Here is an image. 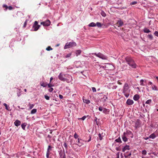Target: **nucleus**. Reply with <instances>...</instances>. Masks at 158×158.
<instances>
[{"label":"nucleus","instance_id":"c9c22d12","mask_svg":"<svg viewBox=\"0 0 158 158\" xmlns=\"http://www.w3.org/2000/svg\"><path fill=\"white\" fill-rule=\"evenodd\" d=\"M144 80L143 79H141L140 81V85H142L143 86L144 85V84H143Z\"/></svg>","mask_w":158,"mask_h":158},{"label":"nucleus","instance_id":"bb28decb","mask_svg":"<svg viewBox=\"0 0 158 158\" xmlns=\"http://www.w3.org/2000/svg\"><path fill=\"white\" fill-rule=\"evenodd\" d=\"M115 141L117 142L122 143V142L120 137L115 139Z\"/></svg>","mask_w":158,"mask_h":158},{"label":"nucleus","instance_id":"7c9ffc66","mask_svg":"<svg viewBox=\"0 0 158 158\" xmlns=\"http://www.w3.org/2000/svg\"><path fill=\"white\" fill-rule=\"evenodd\" d=\"M148 38L151 40H152L153 39V37L152 35L150 34L148 35Z\"/></svg>","mask_w":158,"mask_h":158},{"label":"nucleus","instance_id":"49530a36","mask_svg":"<svg viewBox=\"0 0 158 158\" xmlns=\"http://www.w3.org/2000/svg\"><path fill=\"white\" fill-rule=\"evenodd\" d=\"M154 34L156 36L158 37V31H155Z\"/></svg>","mask_w":158,"mask_h":158},{"label":"nucleus","instance_id":"de8ad7c7","mask_svg":"<svg viewBox=\"0 0 158 158\" xmlns=\"http://www.w3.org/2000/svg\"><path fill=\"white\" fill-rule=\"evenodd\" d=\"M126 132H127V135H130L132 133L129 130H127Z\"/></svg>","mask_w":158,"mask_h":158},{"label":"nucleus","instance_id":"5fc2aeb1","mask_svg":"<svg viewBox=\"0 0 158 158\" xmlns=\"http://www.w3.org/2000/svg\"><path fill=\"white\" fill-rule=\"evenodd\" d=\"M3 7L6 8V9H8V6H7V5H5V4L3 5Z\"/></svg>","mask_w":158,"mask_h":158},{"label":"nucleus","instance_id":"6ab92c4d","mask_svg":"<svg viewBox=\"0 0 158 158\" xmlns=\"http://www.w3.org/2000/svg\"><path fill=\"white\" fill-rule=\"evenodd\" d=\"M122 138L124 142H126L128 141V139L127 138L126 136H122Z\"/></svg>","mask_w":158,"mask_h":158},{"label":"nucleus","instance_id":"37998d69","mask_svg":"<svg viewBox=\"0 0 158 158\" xmlns=\"http://www.w3.org/2000/svg\"><path fill=\"white\" fill-rule=\"evenodd\" d=\"M34 105L32 104H30V106L29 107V109L30 110L34 106Z\"/></svg>","mask_w":158,"mask_h":158},{"label":"nucleus","instance_id":"dca6fc26","mask_svg":"<svg viewBox=\"0 0 158 158\" xmlns=\"http://www.w3.org/2000/svg\"><path fill=\"white\" fill-rule=\"evenodd\" d=\"M131 152H130V153L127 154L126 153L124 154V157L125 158H129V156H131Z\"/></svg>","mask_w":158,"mask_h":158},{"label":"nucleus","instance_id":"09e8293b","mask_svg":"<svg viewBox=\"0 0 158 158\" xmlns=\"http://www.w3.org/2000/svg\"><path fill=\"white\" fill-rule=\"evenodd\" d=\"M27 20H26L25 21V22H24V25L23 26V28H25L26 27V26L27 24Z\"/></svg>","mask_w":158,"mask_h":158},{"label":"nucleus","instance_id":"2f4dec72","mask_svg":"<svg viewBox=\"0 0 158 158\" xmlns=\"http://www.w3.org/2000/svg\"><path fill=\"white\" fill-rule=\"evenodd\" d=\"M52 148V147L50 145H49L47 149V151L49 152L50 151H51Z\"/></svg>","mask_w":158,"mask_h":158},{"label":"nucleus","instance_id":"a18cd8bd","mask_svg":"<svg viewBox=\"0 0 158 158\" xmlns=\"http://www.w3.org/2000/svg\"><path fill=\"white\" fill-rule=\"evenodd\" d=\"M137 2L136 1H134L133 2H131L130 3V5H135L137 3Z\"/></svg>","mask_w":158,"mask_h":158},{"label":"nucleus","instance_id":"13d9d810","mask_svg":"<svg viewBox=\"0 0 158 158\" xmlns=\"http://www.w3.org/2000/svg\"><path fill=\"white\" fill-rule=\"evenodd\" d=\"M86 116H83L82 118H81L82 120H84L86 118Z\"/></svg>","mask_w":158,"mask_h":158},{"label":"nucleus","instance_id":"f257e3e1","mask_svg":"<svg viewBox=\"0 0 158 158\" xmlns=\"http://www.w3.org/2000/svg\"><path fill=\"white\" fill-rule=\"evenodd\" d=\"M125 60L127 64L131 67L133 68H135L136 67V65L135 63L133 60L130 57H127L125 58Z\"/></svg>","mask_w":158,"mask_h":158},{"label":"nucleus","instance_id":"774afa93","mask_svg":"<svg viewBox=\"0 0 158 158\" xmlns=\"http://www.w3.org/2000/svg\"><path fill=\"white\" fill-rule=\"evenodd\" d=\"M48 137L50 139L52 138V136L50 135H48Z\"/></svg>","mask_w":158,"mask_h":158},{"label":"nucleus","instance_id":"423d86ee","mask_svg":"<svg viewBox=\"0 0 158 158\" xmlns=\"http://www.w3.org/2000/svg\"><path fill=\"white\" fill-rule=\"evenodd\" d=\"M50 23L51 22L48 19L41 23V24L43 25L44 26H48L50 25Z\"/></svg>","mask_w":158,"mask_h":158},{"label":"nucleus","instance_id":"69168bd1","mask_svg":"<svg viewBox=\"0 0 158 158\" xmlns=\"http://www.w3.org/2000/svg\"><path fill=\"white\" fill-rule=\"evenodd\" d=\"M89 139L88 140L87 142H89L91 140V137L90 135L89 136Z\"/></svg>","mask_w":158,"mask_h":158},{"label":"nucleus","instance_id":"603ef678","mask_svg":"<svg viewBox=\"0 0 158 158\" xmlns=\"http://www.w3.org/2000/svg\"><path fill=\"white\" fill-rule=\"evenodd\" d=\"M94 121L95 122L97 125H98V123L97 121V118L96 117H95V119H94Z\"/></svg>","mask_w":158,"mask_h":158},{"label":"nucleus","instance_id":"79ce46f5","mask_svg":"<svg viewBox=\"0 0 158 158\" xmlns=\"http://www.w3.org/2000/svg\"><path fill=\"white\" fill-rule=\"evenodd\" d=\"M98 136L100 140H101L102 139V137L100 133L98 134Z\"/></svg>","mask_w":158,"mask_h":158},{"label":"nucleus","instance_id":"e2e57ef3","mask_svg":"<svg viewBox=\"0 0 158 158\" xmlns=\"http://www.w3.org/2000/svg\"><path fill=\"white\" fill-rule=\"evenodd\" d=\"M59 97L60 99H62L63 98V96L60 94L59 95Z\"/></svg>","mask_w":158,"mask_h":158},{"label":"nucleus","instance_id":"f03ea898","mask_svg":"<svg viewBox=\"0 0 158 158\" xmlns=\"http://www.w3.org/2000/svg\"><path fill=\"white\" fill-rule=\"evenodd\" d=\"M129 87L127 83L124 84L123 89V93L126 98H128L129 95L130 90L129 89Z\"/></svg>","mask_w":158,"mask_h":158},{"label":"nucleus","instance_id":"f8f14e48","mask_svg":"<svg viewBox=\"0 0 158 158\" xmlns=\"http://www.w3.org/2000/svg\"><path fill=\"white\" fill-rule=\"evenodd\" d=\"M21 123V122L20 121L18 120H16L14 122L15 125L17 127H18V126L20 125Z\"/></svg>","mask_w":158,"mask_h":158},{"label":"nucleus","instance_id":"a878e982","mask_svg":"<svg viewBox=\"0 0 158 158\" xmlns=\"http://www.w3.org/2000/svg\"><path fill=\"white\" fill-rule=\"evenodd\" d=\"M40 85L41 86L43 87H45L47 85V84L43 82H41L40 83Z\"/></svg>","mask_w":158,"mask_h":158},{"label":"nucleus","instance_id":"4c0bfd02","mask_svg":"<svg viewBox=\"0 0 158 158\" xmlns=\"http://www.w3.org/2000/svg\"><path fill=\"white\" fill-rule=\"evenodd\" d=\"M71 55V53H69L67 54L65 56V58H69L70 57Z\"/></svg>","mask_w":158,"mask_h":158},{"label":"nucleus","instance_id":"1a4fd4ad","mask_svg":"<svg viewBox=\"0 0 158 158\" xmlns=\"http://www.w3.org/2000/svg\"><path fill=\"white\" fill-rule=\"evenodd\" d=\"M77 143H76V144L78 145L79 147H81L84 144V141L82 139L78 138Z\"/></svg>","mask_w":158,"mask_h":158},{"label":"nucleus","instance_id":"58836bf2","mask_svg":"<svg viewBox=\"0 0 158 158\" xmlns=\"http://www.w3.org/2000/svg\"><path fill=\"white\" fill-rule=\"evenodd\" d=\"M52 48L50 47V46H48L46 48V50L47 51H49L52 50Z\"/></svg>","mask_w":158,"mask_h":158},{"label":"nucleus","instance_id":"9d476101","mask_svg":"<svg viewBox=\"0 0 158 158\" xmlns=\"http://www.w3.org/2000/svg\"><path fill=\"white\" fill-rule=\"evenodd\" d=\"M60 158H66L65 154L64 152H60L59 153Z\"/></svg>","mask_w":158,"mask_h":158},{"label":"nucleus","instance_id":"2eb2a0df","mask_svg":"<svg viewBox=\"0 0 158 158\" xmlns=\"http://www.w3.org/2000/svg\"><path fill=\"white\" fill-rule=\"evenodd\" d=\"M109 70H113L114 69V65L112 64H110L109 63Z\"/></svg>","mask_w":158,"mask_h":158},{"label":"nucleus","instance_id":"0eeeda50","mask_svg":"<svg viewBox=\"0 0 158 158\" xmlns=\"http://www.w3.org/2000/svg\"><path fill=\"white\" fill-rule=\"evenodd\" d=\"M122 151L123 152H125L127 150H129L130 149V146L127 145L124 146H122Z\"/></svg>","mask_w":158,"mask_h":158},{"label":"nucleus","instance_id":"8fccbe9b","mask_svg":"<svg viewBox=\"0 0 158 158\" xmlns=\"http://www.w3.org/2000/svg\"><path fill=\"white\" fill-rule=\"evenodd\" d=\"M92 89L93 92H95L96 91V88L95 87H92Z\"/></svg>","mask_w":158,"mask_h":158},{"label":"nucleus","instance_id":"4d7b16f0","mask_svg":"<svg viewBox=\"0 0 158 158\" xmlns=\"http://www.w3.org/2000/svg\"><path fill=\"white\" fill-rule=\"evenodd\" d=\"M98 109L99 111H102L103 110V108L102 107H99Z\"/></svg>","mask_w":158,"mask_h":158},{"label":"nucleus","instance_id":"4468645a","mask_svg":"<svg viewBox=\"0 0 158 158\" xmlns=\"http://www.w3.org/2000/svg\"><path fill=\"white\" fill-rule=\"evenodd\" d=\"M139 98V95L136 94L133 97V99L135 101H137Z\"/></svg>","mask_w":158,"mask_h":158},{"label":"nucleus","instance_id":"473e14b6","mask_svg":"<svg viewBox=\"0 0 158 158\" xmlns=\"http://www.w3.org/2000/svg\"><path fill=\"white\" fill-rule=\"evenodd\" d=\"M147 151L145 150H144L142 151V154L144 155H146L147 154Z\"/></svg>","mask_w":158,"mask_h":158},{"label":"nucleus","instance_id":"f3484780","mask_svg":"<svg viewBox=\"0 0 158 158\" xmlns=\"http://www.w3.org/2000/svg\"><path fill=\"white\" fill-rule=\"evenodd\" d=\"M143 31L145 33H148L151 32V31H150L147 28H144V29L143 30Z\"/></svg>","mask_w":158,"mask_h":158},{"label":"nucleus","instance_id":"3c124183","mask_svg":"<svg viewBox=\"0 0 158 158\" xmlns=\"http://www.w3.org/2000/svg\"><path fill=\"white\" fill-rule=\"evenodd\" d=\"M49 152H48V151L47 152L46 157L47 158H48V157H49Z\"/></svg>","mask_w":158,"mask_h":158},{"label":"nucleus","instance_id":"0e129e2a","mask_svg":"<svg viewBox=\"0 0 158 158\" xmlns=\"http://www.w3.org/2000/svg\"><path fill=\"white\" fill-rule=\"evenodd\" d=\"M17 94L18 97H19L21 95V94L20 92L17 93Z\"/></svg>","mask_w":158,"mask_h":158},{"label":"nucleus","instance_id":"39448f33","mask_svg":"<svg viewBox=\"0 0 158 158\" xmlns=\"http://www.w3.org/2000/svg\"><path fill=\"white\" fill-rule=\"evenodd\" d=\"M40 25H38L37 21H35L32 26V27L34 29V31H36L38 30L40 27Z\"/></svg>","mask_w":158,"mask_h":158},{"label":"nucleus","instance_id":"b1692460","mask_svg":"<svg viewBox=\"0 0 158 158\" xmlns=\"http://www.w3.org/2000/svg\"><path fill=\"white\" fill-rule=\"evenodd\" d=\"M112 86V84L109 83V87H110V88H112V89H115L117 87V86L116 85H114L113 86Z\"/></svg>","mask_w":158,"mask_h":158},{"label":"nucleus","instance_id":"c756f323","mask_svg":"<svg viewBox=\"0 0 158 158\" xmlns=\"http://www.w3.org/2000/svg\"><path fill=\"white\" fill-rule=\"evenodd\" d=\"M152 89L153 90H158L157 88L155 85H154L153 86H152Z\"/></svg>","mask_w":158,"mask_h":158},{"label":"nucleus","instance_id":"a19ab883","mask_svg":"<svg viewBox=\"0 0 158 158\" xmlns=\"http://www.w3.org/2000/svg\"><path fill=\"white\" fill-rule=\"evenodd\" d=\"M63 145L64 147L66 149H68V146L66 143L65 142L64 143Z\"/></svg>","mask_w":158,"mask_h":158},{"label":"nucleus","instance_id":"ea45409f","mask_svg":"<svg viewBox=\"0 0 158 158\" xmlns=\"http://www.w3.org/2000/svg\"><path fill=\"white\" fill-rule=\"evenodd\" d=\"M78 136H79L77 135V134L76 133H75L74 134V137L75 139H77L78 138Z\"/></svg>","mask_w":158,"mask_h":158},{"label":"nucleus","instance_id":"c85d7f7f","mask_svg":"<svg viewBox=\"0 0 158 158\" xmlns=\"http://www.w3.org/2000/svg\"><path fill=\"white\" fill-rule=\"evenodd\" d=\"M96 24V25L99 27H101L102 26L101 23L99 22H97Z\"/></svg>","mask_w":158,"mask_h":158},{"label":"nucleus","instance_id":"72a5a7b5","mask_svg":"<svg viewBox=\"0 0 158 158\" xmlns=\"http://www.w3.org/2000/svg\"><path fill=\"white\" fill-rule=\"evenodd\" d=\"M101 14L102 16L103 17L106 16V13L103 11H102L101 12Z\"/></svg>","mask_w":158,"mask_h":158},{"label":"nucleus","instance_id":"cd10ccee","mask_svg":"<svg viewBox=\"0 0 158 158\" xmlns=\"http://www.w3.org/2000/svg\"><path fill=\"white\" fill-rule=\"evenodd\" d=\"M122 149V145H120L118 147H116V150L118 151H121V150Z\"/></svg>","mask_w":158,"mask_h":158},{"label":"nucleus","instance_id":"6e6552de","mask_svg":"<svg viewBox=\"0 0 158 158\" xmlns=\"http://www.w3.org/2000/svg\"><path fill=\"white\" fill-rule=\"evenodd\" d=\"M64 75L62 73H60L58 76V77L60 80L62 81H65L66 80V79L63 77Z\"/></svg>","mask_w":158,"mask_h":158},{"label":"nucleus","instance_id":"393cba45","mask_svg":"<svg viewBox=\"0 0 158 158\" xmlns=\"http://www.w3.org/2000/svg\"><path fill=\"white\" fill-rule=\"evenodd\" d=\"M36 111H37V109H34L31 110V113L32 114H34L35 113H36Z\"/></svg>","mask_w":158,"mask_h":158},{"label":"nucleus","instance_id":"f704fd0d","mask_svg":"<svg viewBox=\"0 0 158 158\" xmlns=\"http://www.w3.org/2000/svg\"><path fill=\"white\" fill-rule=\"evenodd\" d=\"M152 102V100L151 99H149L147 100L146 102V104H149Z\"/></svg>","mask_w":158,"mask_h":158},{"label":"nucleus","instance_id":"a211bd4d","mask_svg":"<svg viewBox=\"0 0 158 158\" xmlns=\"http://www.w3.org/2000/svg\"><path fill=\"white\" fill-rule=\"evenodd\" d=\"M96 26V24L94 22H92L89 25V26L90 27H94Z\"/></svg>","mask_w":158,"mask_h":158},{"label":"nucleus","instance_id":"680f3d73","mask_svg":"<svg viewBox=\"0 0 158 158\" xmlns=\"http://www.w3.org/2000/svg\"><path fill=\"white\" fill-rule=\"evenodd\" d=\"M48 85V87L49 88H51V87L52 86H53V85H52L51 84H49Z\"/></svg>","mask_w":158,"mask_h":158},{"label":"nucleus","instance_id":"c03bdc74","mask_svg":"<svg viewBox=\"0 0 158 158\" xmlns=\"http://www.w3.org/2000/svg\"><path fill=\"white\" fill-rule=\"evenodd\" d=\"M44 98L47 100H49L50 98L47 95H44Z\"/></svg>","mask_w":158,"mask_h":158},{"label":"nucleus","instance_id":"6e6d98bb","mask_svg":"<svg viewBox=\"0 0 158 158\" xmlns=\"http://www.w3.org/2000/svg\"><path fill=\"white\" fill-rule=\"evenodd\" d=\"M127 135V132H124L123 133V135H122V136H126Z\"/></svg>","mask_w":158,"mask_h":158},{"label":"nucleus","instance_id":"412c9836","mask_svg":"<svg viewBox=\"0 0 158 158\" xmlns=\"http://www.w3.org/2000/svg\"><path fill=\"white\" fill-rule=\"evenodd\" d=\"M27 125V123H24L21 125V127L22 129L23 130H25V127Z\"/></svg>","mask_w":158,"mask_h":158},{"label":"nucleus","instance_id":"4be33fe9","mask_svg":"<svg viewBox=\"0 0 158 158\" xmlns=\"http://www.w3.org/2000/svg\"><path fill=\"white\" fill-rule=\"evenodd\" d=\"M156 137V136L154 133H152L149 136V138L152 139H154Z\"/></svg>","mask_w":158,"mask_h":158},{"label":"nucleus","instance_id":"ddd939ff","mask_svg":"<svg viewBox=\"0 0 158 158\" xmlns=\"http://www.w3.org/2000/svg\"><path fill=\"white\" fill-rule=\"evenodd\" d=\"M117 24L118 27H120L122 26L123 25V21L120 20L118 21L117 23Z\"/></svg>","mask_w":158,"mask_h":158},{"label":"nucleus","instance_id":"7ed1b4c3","mask_svg":"<svg viewBox=\"0 0 158 158\" xmlns=\"http://www.w3.org/2000/svg\"><path fill=\"white\" fill-rule=\"evenodd\" d=\"M76 44L74 42H71L69 43H67L66 44L64 47V49L68 48L73 47L76 46Z\"/></svg>","mask_w":158,"mask_h":158},{"label":"nucleus","instance_id":"338daca9","mask_svg":"<svg viewBox=\"0 0 158 158\" xmlns=\"http://www.w3.org/2000/svg\"><path fill=\"white\" fill-rule=\"evenodd\" d=\"M111 2L114 3L116 1V0H110Z\"/></svg>","mask_w":158,"mask_h":158},{"label":"nucleus","instance_id":"e433bc0d","mask_svg":"<svg viewBox=\"0 0 158 158\" xmlns=\"http://www.w3.org/2000/svg\"><path fill=\"white\" fill-rule=\"evenodd\" d=\"M3 105L5 106V107H6V109L7 110H9V108H8V107H9V106H7L6 104V103H4L3 104Z\"/></svg>","mask_w":158,"mask_h":158},{"label":"nucleus","instance_id":"aec40b11","mask_svg":"<svg viewBox=\"0 0 158 158\" xmlns=\"http://www.w3.org/2000/svg\"><path fill=\"white\" fill-rule=\"evenodd\" d=\"M83 102L86 104H88L90 103V101L89 99H83Z\"/></svg>","mask_w":158,"mask_h":158},{"label":"nucleus","instance_id":"20e7f679","mask_svg":"<svg viewBox=\"0 0 158 158\" xmlns=\"http://www.w3.org/2000/svg\"><path fill=\"white\" fill-rule=\"evenodd\" d=\"M94 54L103 60L106 59L107 58L106 56L100 53H98L97 54L96 53H94Z\"/></svg>","mask_w":158,"mask_h":158},{"label":"nucleus","instance_id":"5701e85b","mask_svg":"<svg viewBox=\"0 0 158 158\" xmlns=\"http://www.w3.org/2000/svg\"><path fill=\"white\" fill-rule=\"evenodd\" d=\"M81 50H77L76 51V54L77 56L80 54L81 53Z\"/></svg>","mask_w":158,"mask_h":158},{"label":"nucleus","instance_id":"864d4df0","mask_svg":"<svg viewBox=\"0 0 158 158\" xmlns=\"http://www.w3.org/2000/svg\"><path fill=\"white\" fill-rule=\"evenodd\" d=\"M53 89L52 88H51L50 89H49L48 91L50 92H52L53 91Z\"/></svg>","mask_w":158,"mask_h":158},{"label":"nucleus","instance_id":"bf43d9fd","mask_svg":"<svg viewBox=\"0 0 158 158\" xmlns=\"http://www.w3.org/2000/svg\"><path fill=\"white\" fill-rule=\"evenodd\" d=\"M8 8L10 10H12L13 9V7L11 6H10L8 7Z\"/></svg>","mask_w":158,"mask_h":158},{"label":"nucleus","instance_id":"052dcab7","mask_svg":"<svg viewBox=\"0 0 158 158\" xmlns=\"http://www.w3.org/2000/svg\"><path fill=\"white\" fill-rule=\"evenodd\" d=\"M103 110V112L105 113L107 111V109H106V108H104Z\"/></svg>","mask_w":158,"mask_h":158},{"label":"nucleus","instance_id":"9b49d317","mask_svg":"<svg viewBox=\"0 0 158 158\" xmlns=\"http://www.w3.org/2000/svg\"><path fill=\"white\" fill-rule=\"evenodd\" d=\"M134 103V102L132 100H131L130 99H127V105H130L133 104Z\"/></svg>","mask_w":158,"mask_h":158}]
</instances>
